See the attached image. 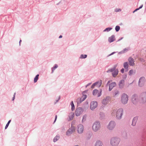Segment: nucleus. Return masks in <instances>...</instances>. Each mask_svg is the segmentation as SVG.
I'll return each instance as SVG.
<instances>
[{
	"instance_id": "e433bc0d",
	"label": "nucleus",
	"mask_w": 146,
	"mask_h": 146,
	"mask_svg": "<svg viewBox=\"0 0 146 146\" xmlns=\"http://www.w3.org/2000/svg\"><path fill=\"white\" fill-rule=\"evenodd\" d=\"M123 137H126L127 136V133L126 132H123Z\"/></svg>"
},
{
	"instance_id": "b1692460",
	"label": "nucleus",
	"mask_w": 146,
	"mask_h": 146,
	"mask_svg": "<svg viewBox=\"0 0 146 146\" xmlns=\"http://www.w3.org/2000/svg\"><path fill=\"white\" fill-rule=\"evenodd\" d=\"M87 96L86 95H83L80 99V102H83L85 100Z\"/></svg>"
},
{
	"instance_id": "58836bf2",
	"label": "nucleus",
	"mask_w": 146,
	"mask_h": 146,
	"mask_svg": "<svg viewBox=\"0 0 146 146\" xmlns=\"http://www.w3.org/2000/svg\"><path fill=\"white\" fill-rule=\"evenodd\" d=\"M121 11V9H116L115 10V11L116 12H119Z\"/></svg>"
},
{
	"instance_id": "f257e3e1",
	"label": "nucleus",
	"mask_w": 146,
	"mask_h": 146,
	"mask_svg": "<svg viewBox=\"0 0 146 146\" xmlns=\"http://www.w3.org/2000/svg\"><path fill=\"white\" fill-rule=\"evenodd\" d=\"M123 113V109L119 108L117 110L115 108H114L112 111L111 114L112 115H114L115 113L117 119H119L122 118Z\"/></svg>"
},
{
	"instance_id": "2f4dec72",
	"label": "nucleus",
	"mask_w": 146,
	"mask_h": 146,
	"mask_svg": "<svg viewBox=\"0 0 146 146\" xmlns=\"http://www.w3.org/2000/svg\"><path fill=\"white\" fill-rule=\"evenodd\" d=\"M87 55L86 54H82L80 56V58H86Z\"/></svg>"
},
{
	"instance_id": "4be33fe9",
	"label": "nucleus",
	"mask_w": 146,
	"mask_h": 146,
	"mask_svg": "<svg viewBox=\"0 0 146 146\" xmlns=\"http://www.w3.org/2000/svg\"><path fill=\"white\" fill-rule=\"evenodd\" d=\"M96 86L98 87H100L101 85L102 84V82L101 80H100L98 82H96Z\"/></svg>"
},
{
	"instance_id": "5701e85b",
	"label": "nucleus",
	"mask_w": 146,
	"mask_h": 146,
	"mask_svg": "<svg viewBox=\"0 0 146 146\" xmlns=\"http://www.w3.org/2000/svg\"><path fill=\"white\" fill-rule=\"evenodd\" d=\"M137 118L136 117H134L133 120L132 122V125L133 126H135L136 125L137 121Z\"/></svg>"
},
{
	"instance_id": "7ed1b4c3",
	"label": "nucleus",
	"mask_w": 146,
	"mask_h": 146,
	"mask_svg": "<svg viewBox=\"0 0 146 146\" xmlns=\"http://www.w3.org/2000/svg\"><path fill=\"white\" fill-rule=\"evenodd\" d=\"M128 96L125 94H122L121 97V101L123 104H127L128 100Z\"/></svg>"
},
{
	"instance_id": "bb28decb",
	"label": "nucleus",
	"mask_w": 146,
	"mask_h": 146,
	"mask_svg": "<svg viewBox=\"0 0 146 146\" xmlns=\"http://www.w3.org/2000/svg\"><path fill=\"white\" fill-rule=\"evenodd\" d=\"M59 139V136L58 135L56 136L53 139V141L54 142H56L57 140Z\"/></svg>"
},
{
	"instance_id": "1a4fd4ad",
	"label": "nucleus",
	"mask_w": 146,
	"mask_h": 146,
	"mask_svg": "<svg viewBox=\"0 0 146 146\" xmlns=\"http://www.w3.org/2000/svg\"><path fill=\"white\" fill-rule=\"evenodd\" d=\"M145 82V78L144 77H141L139 79V85L140 87L143 86Z\"/></svg>"
},
{
	"instance_id": "20e7f679",
	"label": "nucleus",
	"mask_w": 146,
	"mask_h": 146,
	"mask_svg": "<svg viewBox=\"0 0 146 146\" xmlns=\"http://www.w3.org/2000/svg\"><path fill=\"white\" fill-rule=\"evenodd\" d=\"M101 128V125L99 122H94L92 126L93 130L96 132L99 130Z\"/></svg>"
},
{
	"instance_id": "f3484780",
	"label": "nucleus",
	"mask_w": 146,
	"mask_h": 146,
	"mask_svg": "<svg viewBox=\"0 0 146 146\" xmlns=\"http://www.w3.org/2000/svg\"><path fill=\"white\" fill-rule=\"evenodd\" d=\"M98 90H94L93 92V94L94 96L96 95L98 97H99L101 95V94L98 92Z\"/></svg>"
},
{
	"instance_id": "0eeeda50",
	"label": "nucleus",
	"mask_w": 146,
	"mask_h": 146,
	"mask_svg": "<svg viewBox=\"0 0 146 146\" xmlns=\"http://www.w3.org/2000/svg\"><path fill=\"white\" fill-rule=\"evenodd\" d=\"M116 125V123L115 122L113 121H110L107 126V128L110 130L113 129Z\"/></svg>"
},
{
	"instance_id": "6ab92c4d",
	"label": "nucleus",
	"mask_w": 146,
	"mask_h": 146,
	"mask_svg": "<svg viewBox=\"0 0 146 146\" xmlns=\"http://www.w3.org/2000/svg\"><path fill=\"white\" fill-rule=\"evenodd\" d=\"M103 145L102 142L100 141H97L94 145V146H102Z\"/></svg>"
},
{
	"instance_id": "9b49d317",
	"label": "nucleus",
	"mask_w": 146,
	"mask_h": 146,
	"mask_svg": "<svg viewBox=\"0 0 146 146\" xmlns=\"http://www.w3.org/2000/svg\"><path fill=\"white\" fill-rule=\"evenodd\" d=\"M75 128L74 127L72 126L69 129L66 133L67 135H69L74 132Z\"/></svg>"
},
{
	"instance_id": "a19ab883",
	"label": "nucleus",
	"mask_w": 146,
	"mask_h": 146,
	"mask_svg": "<svg viewBox=\"0 0 146 146\" xmlns=\"http://www.w3.org/2000/svg\"><path fill=\"white\" fill-rule=\"evenodd\" d=\"M15 93L14 94V95L13 97V99H12L13 100H14L15 99Z\"/></svg>"
},
{
	"instance_id": "7c9ffc66",
	"label": "nucleus",
	"mask_w": 146,
	"mask_h": 146,
	"mask_svg": "<svg viewBox=\"0 0 146 146\" xmlns=\"http://www.w3.org/2000/svg\"><path fill=\"white\" fill-rule=\"evenodd\" d=\"M112 29V28H106V29H105L104 31V32H105V31H107V32H108V31H110L111 29Z\"/></svg>"
},
{
	"instance_id": "f8f14e48",
	"label": "nucleus",
	"mask_w": 146,
	"mask_h": 146,
	"mask_svg": "<svg viewBox=\"0 0 146 146\" xmlns=\"http://www.w3.org/2000/svg\"><path fill=\"white\" fill-rule=\"evenodd\" d=\"M84 129V126L82 124H79L77 127V131L79 133H83Z\"/></svg>"
},
{
	"instance_id": "f03ea898",
	"label": "nucleus",
	"mask_w": 146,
	"mask_h": 146,
	"mask_svg": "<svg viewBox=\"0 0 146 146\" xmlns=\"http://www.w3.org/2000/svg\"><path fill=\"white\" fill-rule=\"evenodd\" d=\"M120 141V139L119 138L114 137L111 140V144L112 146H117Z\"/></svg>"
},
{
	"instance_id": "a878e982",
	"label": "nucleus",
	"mask_w": 146,
	"mask_h": 146,
	"mask_svg": "<svg viewBox=\"0 0 146 146\" xmlns=\"http://www.w3.org/2000/svg\"><path fill=\"white\" fill-rule=\"evenodd\" d=\"M128 64L127 62H125L123 64V67L125 69H127L128 67Z\"/></svg>"
},
{
	"instance_id": "09e8293b",
	"label": "nucleus",
	"mask_w": 146,
	"mask_h": 146,
	"mask_svg": "<svg viewBox=\"0 0 146 146\" xmlns=\"http://www.w3.org/2000/svg\"><path fill=\"white\" fill-rule=\"evenodd\" d=\"M110 82V81H108L107 83V84H108Z\"/></svg>"
},
{
	"instance_id": "ddd939ff",
	"label": "nucleus",
	"mask_w": 146,
	"mask_h": 146,
	"mask_svg": "<svg viewBox=\"0 0 146 146\" xmlns=\"http://www.w3.org/2000/svg\"><path fill=\"white\" fill-rule=\"evenodd\" d=\"M82 112L83 110L81 108H78L76 110L75 112V115L77 116H79L82 113Z\"/></svg>"
},
{
	"instance_id": "393cba45",
	"label": "nucleus",
	"mask_w": 146,
	"mask_h": 146,
	"mask_svg": "<svg viewBox=\"0 0 146 146\" xmlns=\"http://www.w3.org/2000/svg\"><path fill=\"white\" fill-rule=\"evenodd\" d=\"M119 94V91L117 90H115L114 91L113 95V96H115Z\"/></svg>"
},
{
	"instance_id": "a18cd8bd",
	"label": "nucleus",
	"mask_w": 146,
	"mask_h": 146,
	"mask_svg": "<svg viewBox=\"0 0 146 146\" xmlns=\"http://www.w3.org/2000/svg\"><path fill=\"white\" fill-rule=\"evenodd\" d=\"M91 84V83H89L86 86V87H87V86L90 85Z\"/></svg>"
},
{
	"instance_id": "dca6fc26",
	"label": "nucleus",
	"mask_w": 146,
	"mask_h": 146,
	"mask_svg": "<svg viewBox=\"0 0 146 146\" xmlns=\"http://www.w3.org/2000/svg\"><path fill=\"white\" fill-rule=\"evenodd\" d=\"M116 85V84L115 82H113L109 84V90L111 91L113 88L115 87Z\"/></svg>"
},
{
	"instance_id": "49530a36",
	"label": "nucleus",
	"mask_w": 146,
	"mask_h": 146,
	"mask_svg": "<svg viewBox=\"0 0 146 146\" xmlns=\"http://www.w3.org/2000/svg\"><path fill=\"white\" fill-rule=\"evenodd\" d=\"M62 37V35H60L59 37V38H61Z\"/></svg>"
},
{
	"instance_id": "aec40b11",
	"label": "nucleus",
	"mask_w": 146,
	"mask_h": 146,
	"mask_svg": "<svg viewBox=\"0 0 146 146\" xmlns=\"http://www.w3.org/2000/svg\"><path fill=\"white\" fill-rule=\"evenodd\" d=\"M115 37L113 35L111 36V37H109L108 41L110 42H111L115 40Z\"/></svg>"
},
{
	"instance_id": "72a5a7b5",
	"label": "nucleus",
	"mask_w": 146,
	"mask_h": 146,
	"mask_svg": "<svg viewBox=\"0 0 146 146\" xmlns=\"http://www.w3.org/2000/svg\"><path fill=\"white\" fill-rule=\"evenodd\" d=\"M87 117V115H84L83 117V119L82 120V121H85Z\"/></svg>"
},
{
	"instance_id": "37998d69",
	"label": "nucleus",
	"mask_w": 146,
	"mask_h": 146,
	"mask_svg": "<svg viewBox=\"0 0 146 146\" xmlns=\"http://www.w3.org/2000/svg\"><path fill=\"white\" fill-rule=\"evenodd\" d=\"M121 71L122 73H123L124 72V69L123 68H122L121 69Z\"/></svg>"
},
{
	"instance_id": "4c0bfd02",
	"label": "nucleus",
	"mask_w": 146,
	"mask_h": 146,
	"mask_svg": "<svg viewBox=\"0 0 146 146\" xmlns=\"http://www.w3.org/2000/svg\"><path fill=\"white\" fill-rule=\"evenodd\" d=\"M96 86V83H94L91 86V88H94L95 86Z\"/></svg>"
},
{
	"instance_id": "c85d7f7f",
	"label": "nucleus",
	"mask_w": 146,
	"mask_h": 146,
	"mask_svg": "<svg viewBox=\"0 0 146 146\" xmlns=\"http://www.w3.org/2000/svg\"><path fill=\"white\" fill-rule=\"evenodd\" d=\"M39 76V74H37L35 78L34 79V82H35V83L38 80V78Z\"/></svg>"
},
{
	"instance_id": "de8ad7c7",
	"label": "nucleus",
	"mask_w": 146,
	"mask_h": 146,
	"mask_svg": "<svg viewBox=\"0 0 146 146\" xmlns=\"http://www.w3.org/2000/svg\"><path fill=\"white\" fill-rule=\"evenodd\" d=\"M21 42V40H20L19 41V43L20 44V42Z\"/></svg>"
},
{
	"instance_id": "412c9836",
	"label": "nucleus",
	"mask_w": 146,
	"mask_h": 146,
	"mask_svg": "<svg viewBox=\"0 0 146 146\" xmlns=\"http://www.w3.org/2000/svg\"><path fill=\"white\" fill-rule=\"evenodd\" d=\"M74 114L73 113H70L69 115V120H72L74 117Z\"/></svg>"
},
{
	"instance_id": "f704fd0d",
	"label": "nucleus",
	"mask_w": 146,
	"mask_h": 146,
	"mask_svg": "<svg viewBox=\"0 0 146 146\" xmlns=\"http://www.w3.org/2000/svg\"><path fill=\"white\" fill-rule=\"evenodd\" d=\"M143 6V5H142L139 8L136 9L135 11H133V13H134L135 12L137 11V10H139V9L141 8Z\"/></svg>"
},
{
	"instance_id": "79ce46f5",
	"label": "nucleus",
	"mask_w": 146,
	"mask_h": 146,
	"mask_svg": "<svg viewBox=\"0 0 146 146\" xmlns=\"http://www.w3.org/2000/svg\"><path fill=\"white\" fill-rule=\"evenodd\" d=\"M57 116L56 115V116H55V120H54V123L55 122V121H56V119H57Z\"/></svg>"
},
{
	"instance_id": "ea45409f",
	"label": "nucleus",
	"mask_w": 146,
	"mask_h": 146,
	"mask_svg": "<svg viewBox=\"0 0 146 146\" xmlns=\"http://www.w3.org/2000/svg\"><path fill=\"white\" fill-rule=\"evenodd\" d=\"M9 125V124H8L7 123V124L5 127V129H6L7 128Z\"/></svg>"
},
{
	"instance_id": "39448f33",
	"label": "nucleus",
	"mask_w": 146,
	"mask_h": 146,
	"mask_svg": "<svg viewBox=\"0 0 146 146\" xmlns=\"http://www.w3.org/2000/svg\"><path fill=\"white\" fill-rule=\"evenodd\" d=\"M131 100L132 102L134 104H136L140 102V99L136 94H134L132 96Z\"/></svg>"
},
{
	"instance_id": "6e6552de",
	"label": "nucleus",
	"mask_w": 146,
	"mask_h": 146,
	"mask_svg": "<svg viewBox=\"0 0 146 146\" xmlns=\"http://www.w3.org/2000/svg\"><path fill=\"white\" fill-rule=\"evenodd\" d=\"M116 66H114L113 68L111 69L108 70L107 72H113L114 70V71L112 72V75L113 77H116L118 74V69H116Z\"/></svg>"
},
{
	"instance_id": "c9c22d12",
	"label": "nucleus",
	"mask_w": 146,
	"mask_h": 146,
	"mask_svg": "<svg viewBox=\"0 0 146 146\" xmlns=\"http://www.w3.org/2000/svg\"><path fill=\"white\" fill-rule=\"evenodd\" d=\"M133 73V70H130L129 72V75H131Z\"/></svg>"
},
{
	"instance_id": "cd10ccee",
	"label": "nucleus",
	"mask_w": 146,
	"mask_h": 146,
	"mask_svg": "<svg viewBox=\"0 0 146 146\" xmlns=\"http://www.w3.org/2000/svg\"><path fill=\"white\" fill-rule=\"evenodd\" d=\"M71 107H72V108H71L72 110V111H73L74 110L75 107H74V104L73 103V101H72L71 102Z\"/></svg>"
},
{
	"instance_id": "473e14b6",
	"label": "nucleus",
	"mask_w": 146,
	"mask_h": 146,
	"mask_svg": "<svg viewBox=\"0 0 146 146\" xmlns=\"http://www.w3.org/2000/svg\"><path fill=\"white\" fill-rule=\"evenodd\" d=\"M120 27L119 26H117L115 28V30L117 32L120 29Z\"/></svg>"
},
{
	"instance_id": "9d476101",
	"label": "nucleus",
	"mask_w": 146,
	"mask_h": 146,
	"mask_svg": "<svg viewBox=\"0 0 146 146\" xmlns=\"http://www.w3.org/2000/svg\"><path fill=\"white\" fill-rule=\"evenodd\" d=\"M97 102L96 101H92L91 102L90 105V109L92 110H94L97 106Z\"/></svg>"
},
{
	"instance_id": "a211bd4d",
	"label": "nucleus",
	"mask_w": 146,
	"mask_h": 146,
	"mask_svg": "<svg viewBox=\"0 0 146 146\" xmlns=\"http://www.w3.org/2000/svg\"><path fill=\"white\" fill-rule=\"evenodd\" d=\"M124 80H121L120 81L119 84V88H123L124 87Z\"/></svg>"
},
{
	"instance_id": "2eb2a0df",
	"label": "nucleus",
	"mask_w": 146,
	"mask_h": 146,
	"mask_svg": "<svg viewBox=\"0 0 146 146\" xmlns=\"http://www.w3.org/2000/svg\"><path fill=\"white\" fill-rule=\"evenodd\" d=\"M128 61L130 66H133L135 65L134 60L132 58H129L128 59Z\"/></svg>"
},
{
	"instance_id": "c756f323",
	"label": "nucleus",
	"mask_w": 146,
	"mask_h": 146,
	"mask_svg": "<svg viewBox=\"0 0 146 146\" xmlns=\"http://www.w3.org/2000/svg\"><path fill=\"white\" fill-rule=\"evenodd\" d=\"M58 67V66L57 64H55L54 66L53 67L52 69V72H54V70L57 68Z\"/></svg>"
},
{
	"instance_id": "423d86ee",
	"label": "nucleus",
	"mask_w": 146,
	"mask_h": 146,
	"mask_svg": "<svg viewBox=\"0 0 146 146\" xmlns=\"http://www.w3.org/2000/svg\"><path fill=\"white\" fill-rule=\"evenodd\" d=\"M140 102L145 103L146 102V92L142 93L140 97Z\"/></svg>"
},
{
	"instance_id": "c03bdc74",
	"label": "nucleus",
	"mask_w": 146,
	"mask_h": 146,
	"mask_svg": "<svg viewBox=\"0 0 146 146\" xmlns=\"http://www.w3.org/2000/svg\"><path fill=\"white\" fill-rule=\"evenodd\" d=\"M11 120H9L8 121V123H7V124H9L10 123V122H11Z\"/></svg>"
},
{
	"instance_id": "4468645a",
	"label": "nucleus",
	"mask_w": 146,
	"mask_h": 146,
	"mask_svg": "<svg viewBox=\"0 0 146 146\" xmlns=\"http://www.w3.org/2000/svg\"><path fill=\"white\" fill-rule=\"evenodd\" d=\"M110 101V98L109 97H107L104 98L102 101V103L104 105L107 104Z\"/></svg>"
}]
</instances>
